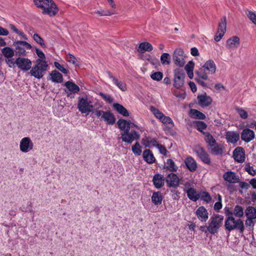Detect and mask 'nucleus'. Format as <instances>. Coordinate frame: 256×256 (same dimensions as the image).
Listing matches in <instances>:
<instances>
[{
  "label": "nucleus",
  "mask_w": 256,
  "mask_h": 256,
  "mask_svg": "<svg viewBox=\"0 0 256 256\" xmlns=\"http://www.w3.org/2000/svg\"><path fill=\"white\" fill-rule=\"evenodd\" d=\"M213 148L210 149V152L215 156L222 155L224 152V148L219 144L214 145Z\"/></svg>",
  "instance_id": "58836bf2"
},
{
  "label": "nucleus",
  "mask_w": 256,
  "mask_h": 256,
  "mask_svg": "<svg viewBox=\"0 0 256 256\" xmlns=\"http://www.w3.org/2000/svg\"><path fill=\"white\" fill-rule=\"evenodd\" d=\"M197 99L198 104L202 108L208 106L211 104L212 101V98L210 96H207L206 93L204 94L198 95Z\"/></svg>",
  "instance_id": "2eb2a0df"
},
{
  "label": "nucleus",
  "mask_w": 256,
  "mask_h": 256,
  "mask_svg": "<svg viewBox=\"0 0 256 256\" xmlns=\"http://www.w3.org/2000/svg\"><path fill=\"white\" fill-rule=\"evenodd\" d=\"M36 64L32 67L30 74L32 76L40 79L44 76V73L47 70L48 65L46 60L40 59L36 60Z\"/></svg>",
  "instance_id": "7ed1b4c3"
},
{
  "label": "nucleus",
  "mask_w": 256,
  "mask_h": 256,
  "mask_svg": "<svg viewBox=\"0 0 256 256\" xmlns=\"http://www.w3.org/2000/svg\"><path fill=\"white\" fill-rule=\"evenodd\" d=\"M224 216L220 214H215L212 216L208 221V232L210 234L215 235L218 234L222 226Z\"/></svg>",
  "instance_id": "20e7f679"
},
{
  "label": "nucleus",
  "mask_w": 256,
  "mask_h": 256,
  "mask_svg": "<svg viewBox=\"0 0 256 256\" xmlns=\"http://www.w3.org/2000/svg\"><path fill=\"white\" fill-rule=\"evenodd\" d=\"M16 48V52L19 56L26 55V49L30 50L32 46L26 41L17 40L13 43Z\"/></svg>",
  "instance_id": "6e6552de"
},
{
  "label": "nucleus",
  "mask_w": 256,
  "mask_h": 256,
  "mask_svg": "<svg viewBox=\"0 0 256 256\" xmlns=\"http://www.w3.org/2000/svg\"><path fill=\"white\" fill-rule=\"evenodd\" d=\"M165 180L168 188H176L180 185V179L178 176L174 172L168 174L165 178Z\"/></svg>",
  "instance_id": "ddd939ff"
},
{
  "label": "nucleus",
  "mask_w": 256,
  "mask_h": 256,
  "mask_svg": "<svg viewBox=\"0 0 256 256\" xmlns=\"http://www.w3.org/2000/svg\"><path fill=\"white\" fill-rule=\"evenodd\" d=\"M164 168H166L172 172H174L178 170V166L172 159H168L165 164Z\"/></svg>",
  "instance_id": "72a5a7b5"
},
{
  "label": "nucleus",
  "mask_w": 256,
  "mask_h": 256,
  "mask_svg": "<svg viewBox=\"0 0 256 256\" xmlns=\"http://www.w3.org/2000/svg\"><path fill=\"white\" fill-rule=\"evenodd\" d=\"M240 186L242 189L248 190L250 188V184L244 182H240Z\"/></svg>",
  "instance_id": "69168bd1"
},
{
  "label": "nucleus",
  "mask_w": 256,
  "mask_h": 256,
  "mask_svg": "<svg viewBox=\"0 0 256 256\" xmlns=\"http://www.w3.org/2000/svg\"><path fill=\"white\" fill-rule=\"evenodd\" d=\"M90 100H88L87 96L79 97L78 104V108L82 114H88L92 112L93 106Z\"/></svg>",
  "instance_id": "39448f33"
},
{
  "label": "nucleus",
  "mask_w": 256,
  "mask_h": 256,
  "mask_svg": "<svg viewBox=\"0 0 256 256\" xmlns=\"http://www.w3.org/2000/svg\"><path fill=\"white\" fill-rule=\"evenodd\" d=\"M16 66L20 70L26 72L32 68V62L27 58L18 57L15 60Z\"/></svg>",
  "instance_id": "9b49d317"
},
{
  "label": "nucleus",
  "mask_w": 256,
  "mask_h": 256,
  "mask_svg": "<svg viewBox=\"0 0 256 256\" xmlns=\"http://www.w3.org/2000/svg\"><path fill=\"white\" fill-rule=\"evenodd\" d=\"M245 214L247 218H256V208L252 206H248L245 210Z\"/></svg>",
  "instance_id": "4c0bfd02"
},
{
  "label": "nucleus",
  "mask_w": 256,
  "mask_h": 256,
  "mask_svg": "<svg viewBox=\"0 0 256 256\" xmlns=\"http://www.w3.org/2000/svg\"><path fill=\"white\" fill-rule=\"evenodd\" d=\"M100 96L104 100L110 104L112 102L114 101V98L110 94H104L102 92H100Z\"/></svg>",
  "instance_id": "6e6d98bb"
},
{
  "label": "nucleus",
  "mask_w": 256,
  "mask_h": 256,
  "mask_svg": "<svg viewBox=\"0 0 256 256\" xmlns=\"http://www.w3.org/2000/svg\"><path fill=\"white\" fill-rule=\"evenodd\" d=\"M244 169L250 174L252 176L256 175V170L254 169L252 166H250V164H247L246 165Z\"/></svg>",
  "instance_id": "864d4df0"
},
{
  "label": "nucleus",
  "mask_w": 256,
  "mask_h": 256,
  "mask_svg": "<svg viewBox=\"0 0 256 256\" xmlns=\"http://www.w3.org/2000/svg\"><path fill=\"white\" fill-rule=\"evenodd\" d=\"M32 38L34 41L38 44H40L42 47L46 48V46L44 42V40L39 34H34Z\"/></svg>",
  "instance_id": "49530a36"
},
{
  "label": "nucleus",
  "mask_w": 256,
  "mask_h": 256,
  "mask_svg": "<svg viewBox=\"0 0 256 256\" xmlns=\"http://www.w3.org/2000/svg\"><path fill=\"white\" fill-rule=\"evenodd\" d=\"M120 138L122 142L130 144L134 140H138L140 138V134L135 130H128L121 133Z\"/></svg>",
  "instance_id": "0eeeda50"
},
{
  "label": "nucleus",
  "mask_w": 256,
  "mask_h": 256,
  "mask_svg": "<svg viewBox=\"0 0 256 256\" xmlns=\"http://www.w3.org/2000/svg\"><path fill=\"white\" fill-rule=\"evenodd\" d=\"M233 156L235 160L238 162H243L246 158L244 148L240 146L236 148L233 151Z\"/></svg>",
  "instance_id": "dca6fc26"
},
{
  "label": "nucleus",
  "mask_w": 256,
  "mask_h": 256,
  "mask_svg": "<svg viewBox=\"0 0 256 256\" xmlns=\"http://www.w3.org/2000/svg\"><path fill=\"white\" fill-rule=\"evenodd\" d=\"M190 53L193 56H199V52L197 48L194 47L192 48L190 50Z\"/></svg>",
  "instance_id": "774afa93"
},
{
  "label": "nucleus",
  "mask_w": 256,
  "mask_h": 256,
  "mask_svg": "<svg viewBox=\"0 0 256 256\" xmlns=\"http://www.w3.org/2000/svg\"><path fill=\"white\" fill-rule=\"evenodd\" d=\"M142 146H140L138 142H136L132 147V152L136 156H140L142 154Z\"/></svg>",
  "instance_id": "79ce46f5"
},
{
  "label": "nucleus",
  "mask_w": 256,
  "mask_h": 256,
  "mask_svg": "<svg viewBox=\"0 0 256 256\" xmlns=\"http://www.w3.org/2000/svg\"><path fill=\"white\" fill-rule=\"evenodd\" d=\"M37 7L42 9V14L55 16L58 12L57 5L52 0H33Z\"/></svg>",
  "instance_id": "f257e3e1"
},
{
  "label": "nucleus",
  "mask_w": 256,
  "mask_h": 256,
  "mask_svg": "<svg viewBox=\"0 0 256 256\" xmlns=\"http://www.w3.org/2000/svg\"><path fill=\"white\" fill-rule=\"evenodd\" d=\"M50 80L52 82L56 83H61L63 82L62 74L56 70H52L50 74Z\"/></svg>",
  "instance_id": "c85d7f7f"
},
{
  "label": "nucleus",
  "mask_w": 256,
  "mask_h": 256,
  "mask_svg": "<svg viewBox=\"0 0 256 256\" xmlns=\"http://www.w3.org/2000/svg\"><path fill=\"white\" fill-rule=\"evenodd\" d=\"M153 50L152 45L148 42H142L140 43L138 46V52L143 53L145 52H150Z\"/></svg>",
  "instance_id": "c9c22d12"
},
{
  "label": "nucleus",
  "mask_w": 256,
  "mask_h": 256,
  "mask_svg": "<svg viewBox=\"0 0 256 256\" xmlns=\"http://www.w3.org/2000/svg\"><path fill=\"white\" fill-rule=\"evenodd\" d=\"M102 119L104 120L106 124L108 125L114 124L116 120L114 114L110 111H105L102 116Z\"/></svg>",
  "instance_id": "b1692460"
},
{
  "label": "nucleus",
  "mask_w": 256,
  "mask_h": 256,
  "mask_svg": "<svg viewBox=\"0 0 256 256\" xmlns=\"http://www.w3.org/2000/svg\"><path fill=\"white\" fill-rule=\"evenodd\" d=\"M160 121L164 124H170L172 126L174 125V122L172 118L169 116H166L165 115L162 116V118Z\"/></svg>",
  "instance_id": "4d7b16f0"
},
{
  "label": "nucleus",
  "mask_w": 256,
  "mask_h": 256,
  "mask_svg": "<svg viewBox=\"0 0 256 256\" xmlns=\"http://www.w3.org/2000/svg\"><path fill=\"white\" fill-rule=\"evenodd\" d=\"M206 69L202 66L198 70L195 72V74L198 76V78L206 80L208 78V73L206 72Z\"/></svg>",
  "instance_id": "37998d69"
},
{
  "label": "nucleus",
  "mask_w": 256,
  "mask_h": 256,
  "mask_svg": "<svg viewBox=\"0 0 256 256\" xmlns=\"http://www.w3.org/2000/svg\"><path fill=\"white\" fill-rule=\"evenodd\" d=\"M142 142L144 146L146 147H156L158 144L157 140L154 138H152L150 136H144L142 140Z\"/></svg>",
  "instance_id": "393cba45"
},
{
  "label": "nucleus",
  "mask_w": 256,
  "mask_h": 256,
  "mask_svg": "<svg viewBox=\"0 0 256 256\" xmlns=\"http://www.w3.org/2000/svg\"><path fill=\"white\" fill-rule=\"evenodd\" d=\"M202 67L208 72V74H214L216 70V65L212 60H207Z\"/></svg>",
  "instance_id": "bb28decb"
},
{
  "label": "nucleus",
  "mask_w": 256,
  "mask_h": 256,
  "mask_svg": "<svg viewBox=\"0 0 256 256\" xmlns=\"http://www.w3.org/2000/svg\"><path fill=\"white\" fill-rule=\"evenodd\" d=\"M196 125L197 128V130L201 132L203 134V130H205L207 128L206 124L202 121H196Z\"/></svg>",
  "instance_id": "09e8293b"
},
{
  "label": "nucleus",
  "mask_w": 256,
  "mask_h": 256,
  "mask_svg": "<svg viewBox=\"0 0 256 256\" xmlns=\"http://www.w3.org/2000/svg\"><path fill=\"white\" fill-rule=\"evenodd\" d=\"M237 112H238V114H239L240 116L244 118V119H246L248 118V112L244 110L241 108H238L237 109Z\"/></svg>",
  "instance_id": "13d9d810"
},
{
  "label": "nucleus",
  "mask_w": 256,
  "mask_h": 256,
  "mask_svg": "<svg viewBox=\"0 0 256 256\" xmlns=\"http://www.w3.org/2000/svg\"><path fill=\"white\" fill-rule=\"evenodd\" d=\"M240 44V38L237 36H234L228 38L226 42V46L228 48H236Z\"/></svg>",
  "instance_id": "a878e982"
},
{
  "label": "nucleus",
  "mask_w": 256,
  "mask_h": 256,
  "mask_svg": "<svg viewBox=\"0 0 256 256\" xmlns=\"http://www.w3.org/2000/svg\"><path fill=\"white\" fill-rule=\"evenodd\" d=\"M118 128L124 132L130 130V128L131 122L124 119H120L117 122Z\"/></svg>",
  "instance_id": "c756f323"
},
{
  "label": "nucleus",
  "mask_w": 256,
  "mask_h": 256,
  "mask_svg": "<svg viewBox=\"0 0 256 256\" xmlns=\"http://www.w3.org/2000/svg\"><path fill=\"white\" fill-rule=\"evenodd\" d=\"M114 108L116 112L124 116H128L129 112L122 105L118 103H114L112 105Z\"/></svg>",
  "instance_id": "7c9ffc66"
},
{
  "label": "nucleus",
  "mask_w": 256,
  "mask_h": 256,
  "mask_svg": "<svg viewBox=\"0 0 256 256\" xmlns=\"http://www.w3.org/2000/svg\"><path fill=\"white\" fill-rule=\"evenodd\" d=\"M150 77L153 80L160 81L163 78V74L160 72H154L151 74Z\"/></svg>",
  "instance_id": "8fccbe9b"
},
{
  "label": "nucleus",
  "mask_w": 256,
  "mask_h": 256,
  "mask_svg": "<svg viewBox=\"0 0 256 256\" xmlns=\"http://www.w3.org/2000/svg\"><path fill=\"white\" fill-rule=\"evenodd\" d=\"M253 218H247L246 220V227H250L254 225V222H253Z\"/></svg>",
  "instance_id": "0e129e2a"
},
{
  "label": "nucleus",
  "mask_w": 256,
  "mask_h": 256,
  "mask_svg": "<svg viewBox=\"0 0 256 256\" xmlns=\"http://www.w3.org/2000/svg\"><path fill=\"white\" fill-rule=\"evenodd\" d=\"M54 64L56 68L63 74H68V69L65 68L62 65H61L58 62H54Z\"/></svg>",
  "instance_id": "5fc2aeb1"
},
{
  "label": "nucleus",
  "mask_w": 256,
  "mask_h": 256,
  "mask_svg": "<svg viewBox=\"0 0 256 256\" xmlns=\"http://www.w3.org/2000/svg\"><path fill=\"white\" fill-rule=\"evenodd\" d=\"M3 55L8 58H12L14 56V51L9 47H4L2 50Z\"/></svg>",
  "instance_id": "ea45409f"
},
{
  "label": "nucleus",
  "mask_w": 256,
  "mask_h": 256,
  "mask_svg": "<svg viewBox=\"0 0 256 256\" xmlns=\"http://www.w3.org/2000/svg\"><path fill=\"white\" fill-rule=\"evenodd\" d=\"M114 84H116L120 90L123 92L126 90V83L122 81H119L118 79L116 78L113 81Z\"/></svg>",
  "instance_id": "de8ad7c7"
},
{
  "label": "nucleus",
  "mask_w": 256,
  "mask_h": 256,
  "mask_svg": "<svg viewBox=\"0 0 256 256\" xmlns=\"http://www.w3.org/2000/svg\"><path fill=\"white\" fill-rule=\"evenodd\" d=\"M200 198L202 200L205 201L208 203L210 202L212 200L210 194L206 192H203Z\"/></svg>",
  "instance_id": "603ef678"
},
{
  "label": "nucleus",
  "mask_w": 256,
  "mask_h": 256,
  "mask_svg": "<svg viewBox=\"0 0 256 256\" xmlns=\"http://www.w3.org/2000/svg\"><path fill=\"white\" fill-rule=\"evenodd\" d=\"M196 214L201 222H206L208 218V212L203 206H200L196 210Z\"/></svg>",
  "instance_id": "4be33fe9"
},
{
  "label": "nucleus",
  "mask_w": 256,
  "mask_h": 256,
  "mask_svg": "<svg viewBox=\"0 0 256 256\" xmlns=\"http://www.w3.org/2000/svg\"><path fill=\"white\" fill-rule=\"evenodd\" d=\"M64 86L66 88L68 91L70 92V93L68 94V92L66 91V90H64L65 92L67 93L68 97L70 96V94L78 93L80 90L79 86L74 82L70 80L66 82L64 84Z\"/></svg>",
  "instance_id": "f3484780"
},
{
  "label": "nucleus",
  "mask_w": 256,
  "mask_h": 256,
  "mask_svg": "<svg viewBox=\"0 0 256 256\" xmlns=\"http://www.w3.org/2000/svg\"><path fill=\"white\" fill-rule=\"evenodd\" d=\"M163 196L160 192H154L152 196V202L155 205H160L163 200Z\"/></svg>",
  "instance_id": "473e14b6"
},
{
  "label": "nucleus",
  "mask_w": 256,
  "mask_h": 256,
  "mask_svg": "<svg viewBox=\"0 0 256 256\" xmlns=\"http://www.w3.org/2000/svg\"><path fill=\"white\" fill-rule=\"evenodd\" d=\"M194 62L192 61H190L185 66L184 69L187 72L194 70Z\"/></svg>",
  "instance_id": "052dcab7"
},
{
  "label": "nucleus",
  "mask_w": 256,
  "mask_h": 256,
  "mask_svg": "<svg viewBox=\"0 0 256 256\" xmlns=\"http://www.w3.org/2000/svg\"><path fill=\"white\" fill-rule=\"evenodd\" d=\"M254 138V133L249 128L244 129L241 134V138L246 142H248Z\"/></svg>",
  "instance_id": "412c9836"
},
{
  "label": "nucleus",
  "mask_w": 256,
  "mask_h": 256,
  "mask_svg": "<svg viewBox=\"0 0 256 256\" xmlns=\"http://www.w3.org/2000/svg\"><path fill=\"white\" fill-rule=\"evenodd\" d=\"M184 164L186 168L191 172H195L198 168L196 161L191 156H188L184 160Z\"/></svg>",
  "instance_id": "6ab92c4d"
},
{
  "label": "nucleus",
  "mask_w": 256,
  "mask_h": 256,
  "mask_svg": "<svg viewBox=\"0 0 256 256\" xmlns=\"http://www.w3.org/2000/svg\"><path fill=\"white\" fill-rule=\"evenodd\" d=\"M34 144L29 137L22 138L20 143V149L22 152H28L33 149Z\"/></svg>",
  "instance_id": "f8f14e48"
},
{
  "label": "nucleus",
  "mask_w": 256,
  "mask_h": 256,
  "mask_svg": "<svg viewBox=\"0 0 256 256\" xmlns=\"http://www.w3.org/2000/svg\"><path fill=\"white\" fill-rule=\"evenodd\" d=\"M174 86L177 89H180L184 85L185 72L182 70L176 68L174 70Z\"/></svg>",
  "instance_id": "423d86ee"
},
{
  "label": "nucleus",
  "mask_w": 256,
  "mask_h": 256,
  "mask_svg": "<svg viewBox=\"0 0 256 256\" xmlns=\"http://www.w3.org/2000/svg\"><path fill=\"white\" fill-rule=\"evenodd\" d=\"M144 160L149 164H152L156 162V158L152 151L148 149L144 150L143 152Z\"/></svg>",
  "instance_id": "cd10ccee"
},
{
  "label": "nucleus",
  "mask_w": 256,
  "mask_h": 256,
  "mask_svg": "<svg viewBox=\"0 0 256 256\" xmlns=\"http://www.w3.org/2000/svg\"><path fill=\"white\" fill-rule=\"evenodd\" d=\"M203 134L205 136V141L210 147L214 146L216 142L213 136L209 132H203Z\"/></svg>",
  "instance_id": "e433bc0d"
},
{
  "label": "nucleus",
  "mask_w": 256,
  "mask_h": 256,
  "mask_svg": "<svg viewBox=\"0 0 256 256\" xmlns=\"http://www.w3.org/2000/svg\"><path fill=\"white\" fill-rule=\"evenodd\" d=\"M165 178L161 174H155L152 178L154 187L158 189L162 188L164 184Z\"/></svg>",
  "instance_id": "aec40b11"
},
{
  "label": "nucleus",
  "mask_w": 256,
  "mask_h": 256,
  "mask_svg": "<svg viewBox=\"0 0 256 256\" xmlns=\"http://www.w3.org/2000/svg\"><path fill=\"white\" fill-rule=\"evenodd\" d=\"M224 228L228 232L237 230L240 233L243 232L244 230V226L242 220L240 218L236 220L234 216L226 218L224 222Z\"/></svg>",
  "instance_id": "f03ea898"
},
{
  "label": "nucleus",
  "mask_w": 256,
  "mask_h": 256,
  "mask_svg": "<svg viewBox=\"0 0 256 256\" xmlns=\"http://www.w3.org/2000/svg\"><path fill=\"white\" fill-rule=\"evenodd\" d=\"M187 196L190 200L193 202H196L200 196L196 192V190L193 188H190L186 190Z\"/></svg>",
  "instance_id": "2f4dec72"
},
{
  "label": "nucleus",
  "mask_w": 256,
  "mask_h": 256,
  "mask_svg": "<svg viewBox=\"0 0 256 256\" xmlns=\"http://www.w3.org/2000/svg\"><path fill=\"white\" fill-rule=\"evenodd\" d=\"M170 192L172 193V196L173 200H176L180 198V192L178 190H171Z\"/></svg>",
  "instance_id": "680f3d73"
},
{
  "label": "nucleus",
  "mask_w": 256,
  "mask_h": 256,
  "mask_svg": "<svg viewBox=\"0 0 256 256\" xmlns=\"http://www.w3.org/2000/svg\"><path fill=\"white\" fill-rule=\"evenodd\" d=\"M224 179L230 183H237L240 182L238 176L234 172H227L223 175Z\"/></svg>",
  "instance_id": "a211bd4d"
},
{
  "label": "nucleus",
  "mask_w": 256,
  "mask_h": 256,
  "mask_svg": "<svg viewBox=\"0 0 256 256\" xmlns=\"http://www.w3.org/2000/svg\"><path fill=\"white\" fill-rule=\"evenodd\" d=\"M189 115L190 118L196 119L204 120L206 118V116L202 112L196 109H190Z\"/></svg>",
  "instance_id": "f704fd0d"
},
{
  "label": "nucleus",
  "mask_w": 256,
  "mask_h": 256,
  "mask_svg": "<svg viewBox=\"0 0 256 256\" xmlns=\"http://www.w3.org/2000/svg\"><path fill=\"white\" fill-rule=\"evenodd\" d=\"M150 110L157 118L160 120L162 118V116H164V114L160 112L158 109L155 108L153 106H151Z\"/></svg>",
  "instance_id": "a18cd8bd"
},
{
  "label": "nucleus",
  "mask_w": 256,
  "mask_h": 256,
  "mask_svg": "<svg viewBox=\"0 0 256 256\" xmlns=\"http://www.w3.org/2000/svg\"><path fill=\"white\" fill-rule=\"evenodd\" d=\"M222 208V204L221 202H217L214 204V210L218 211Z\"/></svg>",
  "instance_id": "338daca9"
},
{
  "label": "nucleus",
  "mask_w": 256,
  "mask_h": 256,
  "mask_svg": "<svg viewBox=\"0 0 256 256\" xmlns=\"http://www.w3.org/2000/svg\"><path fill=\"white\" fill-rule=\"evenodd\" d=\"M156 147L158 149L159 152L161 154H164V156L166 155L168 151L164 146L158 144Z\"/></svg>",
  "instance_id": "bf43d9fd"
},
{
  "label": "nucleus",
  "mask_w": 256,
  "mask_h": 256,
  "mask_svg": "<svg viewBox=\"0 0 256 256\" xmlns=\"http://www.w3.org/2000/svg\"><path fill=\"white\" fill-rule=\"evenodd\" d=\"M226 18L224 16L221 18L220 22L218 24L217 32L214 37V40L216 42L220 41L226 33Z\"/></svg>",
  "instance_id": "9d476101"
},
{
  "label": "nucleus",
  "mask_w": 256,
  "mask_h": 256,
  "mask_svg": "<svg viewBox=\"0 0 256 256\" xmlns=\"http://www.w3.org/2000/svg\"><path fill=\"white\" fill-rule=\"evenodd\" d=\"M66 60L68 62H70L75 66H78V64L77 59L76 58V57L74 55H72L70 54H68V56H66Z\"/></svg>",
  "instance_id": "3c124183"
},
{
  "label": "nucleus",
  "mask_w": 256,
  "mask_h": 256,
  "mask_svg": "<svg viewBox=\"0 0 256 256\" xmlns=\"http://www.w3.org/2000/svg\"><path fill=\"white\" fill-rule=\"evenodd\" d=\"M234 214L238 218H241L244 216V208L239 205H236L234 210Z\"/></svg>",
  "instance_id": "c03bdc74"
},
{
  "label": "nucleus",
  "mask_w": 256,
  "mask_h": 256,
  "mask_svg": "<svg viewBox=\"0 0 256 256\" xmlns=\"http://www.w3.org/2000/svg\"><path fill=\"white\" fill-rule=\"evenodd\" d=\"M36 52L37 56L39 57V59L43 60V59H45V55L44 53L39 48H36Z\"/></svg>",
  "instance_id": "e2e57ef3"
},
{
  "label": "nucleus",
  "mask_w": 256,
  "mask_h": 256,
  "mask_svg": "<svg viewBox=\"0 0 256 256\" xmlns=\"http://www.w3.org/2000/svg\"><path fill=\"white\" fill-rule=\"evenodd\" d=\"M184 58L185 56L182 49L176 48L174 51L172 55V60L176 66L179 67H183L186 63Z\"/></svg>",
  "instance_id": "1a4fd4ad"
},
{
  "label": "nucleus",
  "mask_w": 256,
  "mask_h": 256,
  "mask_svg": "<svg viewBox=\"0 0 256 256\" xmlns=\"http://www.w3.org/2000/svg\"><path fill=\"white\" fill-rule=\"evenodd\" d=\"M226 138L228 143H236L240 139V134L236 132L228 131L226 132Z\"/></svg>",
  "instance_id": "5701e85b"
},
{
  "label": "nucleus",
  "mask_w": 256,
  "mask_h": 256,
  "mask_svg": "<svg viewBox=\"0 0 256 256\" xmlns=\"http://www.w3.org/2000/svg\"><path fill=\"white\" fill-rule=\"evenodd\" d=\"M160 62L163 65H168L170 63V56L169 54L164 52L160 56Z\"/></svg>",
  "instance_id": "a19ab883"
},
{
  "label": "nucleus",
  "mask_w": 256,
  "mask_h": 256,
  "mask_svg": "<svg viewBox=\"0 0 256 256\" xmlns=\"http://www.w3.org/2000/svg\"><path fill=\"white\" fill-rule=\"evenodd\" d=\"M194 151L203 162L208 164H210L211 161L209 155L203 148L196 146Z\"/></svg>",
  "instance_id": "4468645a"
}]
</instances>
